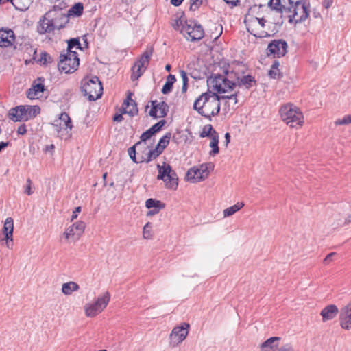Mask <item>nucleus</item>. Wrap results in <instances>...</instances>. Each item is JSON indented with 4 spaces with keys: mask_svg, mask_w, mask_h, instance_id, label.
Instances as JSON below:
<instances>
[{
    "mask_svg": "<svg viewBox=\"0 0 351 351\" xmlns=\"http://www.w3.org/2000/svg\"><path fill=\"white\" fill-rule=\"evenodd\" d=\"M141 144V142H137L132 147H130L128 150L130 158L135 163H141L145 162V156H141L138 158L136 157V147L139 146Z\"/></svg>",
    "mask_w": 351,
    "mask_h": 351,
    "instance_id": "30",
    "label": "nucleus"
},
{
    "mask_svg": "<svg viewBox=\"0 0 351 351\" xmlns=\"http://www.w3.org/2000/svg\"><path fill=\"white\" fill-rule=\"evenodd\" d=\"M266 20L264 18L255 17L250 20L247 26V32L256 38H267L271 35L266 31L261 29L260 27H265Z\"/></svg>",
    "mask_w": 351,
    "mask_h": 351,
    "instance_id": "13",
    "label": "nucleus"
},
{
    "mask_svg": "<svg viewBox=\"0 0 351 351\" xmlns=\"http://www.w3.org/2000/svg\"><path fill=\"white\" fill-rule=\"evenodd\" d=\"M209 138H211V143H217L219 144V135L217 132H216V134H213L212 136H210Z\"/></svg>",
    "mask_w": 351,
    "mask_h": 351,
    "instance_id": "60",
    "label": "nucleus"
},
{
    "mask_svg": "<svg viewBox=\"0 0 351 351\" xmlns=\"http://www.w3.org/2000/svg\"><path fill=\"white\" fill-rule=\"evenodd\" d=\"M14 221L12 217H8L3 227L4 238L2 240L6 241V245L8 248L12 247Z\"/></svg>",
    "mask_w": 351,
    "mask_h": 351,
    "instance_id": "18",
    "label": "nucleus"
},
{
    "mask_svg": "<svg viewBox=\"0 0 351 351\" xmlns=\"http://www.w3.org/2000/svg\"><path fill=\"white\" fill-rule=\"evenodd\" d=\"M351 123V114L345 115L342 119H338L335 121L336 125H348Z\"/></svg>",
    "mask_w": 351,
    "mask_h": 351,
    "instance_id": "46",
    "label": "nucleus"
},
{
    "mask_svg": "<svg viewBox=\"0 0 351 351\" xmlns=\"http://www.w3.org/2000/svg\"><path fill=\"white\" fill-rule=\"evenodd\" d=\"M169 105L165 102V101H160L158 102V104H157V111H160V114L158 116V117H165L167 115V113L169 112Z\"/></svg>",
    "mask_w": 351,
    "mask_h": 351,
    "instance_id": "41",
    "label": "nucleus"
},
{
    "mask_svg": "<svg viewBox=\"0 0 351 351\" xmlns=\"http://www.w3.org/2000/svg\"><path fill=\"white\" fill-rule=\"evenodd\" d=\"M207 0H190V10L195 11L198 9L201 5L206 4Z\"/></svg>",
    "mask_w": 351,
    "mask_h": 351,
    "instance_id": "45",
    "label": "nucleus"
},
{
    "mask_svg": "<svg viewBox=\"0 0 351 351\" xmlns=\"http://www.w3.org/2000/svg\"><path fill=\"white\" fill-rule=\"evenodd\" d=\"M55 29H57L50 21L43 15L39 19L37 25V32L39 34L43 35L47 34L53 33Z\"/></svg>",
    "mask_w": 351,
    "mask_h": 351,
    "instance_id": "20",
    "label": "nucleus"
},
{
    "mask_svg": "<svg viewBox=\"0 0 351 351\" xmlns=\"http://www.w3.org/2000/svg\"><path fill=\"white\" fill-rule=\"evenodd\" d=\"M309 15L308 5L303 0L294 3L291 12L289 13L288 18L290 23H298L304 21Z\"/></svg>",
    "mask_w": 351,
    "mask_h": 351,
    "instance_id": "9",
    "label": "nucleus"
},
{
    "mask_svg": "<svg viewBox=\"0 0 351 351\" xmlns=\"http://www.w3.org/2000/svg\"><path fill=\"white\" fill-rule=\"evenodd\" d=\"M229 69L233 70V73H237V75H243L246 73L247 67L241 62H234L230 64H228Z\"/></svg>",
    "mask_w": 351,
    "mask_h": 351,
    "instance_id": "29",
    "label": "nucleus"
},
{
    "mask_svg": "<svg viewBox=\"0 0 351 351\" xmlns=\"http://www.w3.org/2000/svg\"><path fill=\"white\" fill-rule=\"evenodd\" d=\"M152 223L147 222L143 227V237L145 239H150L152 237Z\"/></svg>",
    "mask_w": 351,
    "mask_h": 351,
    "instance_id": "44",
    "label": "nucleus"
},
{
    "mask_svg": "<svg viewBox=\"0 0 351 351\" xmlns=\"http://www.w3.org/2000/svg\"><path fill=\"white\" fill-rule=\"evenodd\" d=\"M9 117L15 122L27 121L28 116L27 115L26 106H19L11 108L9 111Z\"/></svg>",
    "mask_w": 351,
    "mask_h": 351,
    "instance_id": "19",
    "label": "nucleus"
},
{
    "mask_svg": "<svg viewBox=\"0 0 351 351\" xmlns=\"http://www.w3.org/2000/svg\"><path fill=\"white\" fill-rule=\"evenodd\" d=\"M180 76H181L182 80V84H189V79H188V77H187L186 72H185L184 70H180Z\"/></svg>",
    "mask_w": 351,
    "mask_h": 351,
    "instance_id": "54",
    "label": "nucleus"
},
{
    "mask_svg": "<svg viewBox=\"0 0 351 351\" xmlns=\"http://www.w3.org/2000/svg\"><path fill=\"white\" fill-rule=\"evenodd\" d=\"M81 210H82L81 206L75 207V210L73 212V214H72V216H71V221H73L74 219H75L77 217V213H80Z\"/></svg>",
    "mask_w": 351,
    "mask_h": 351,
    "instance_id": "58",
    "label": "nucleus"
},
{
    "mask_svg": "<svg viewBox=\"0 0 351 351\" xmlns=\"http://www.w3.org/2000/svg\"><path fill=\"white\" fill-rule=\"evenodd\" d=\"M81 91L89 101H95L102 95V84L97 76L86 77L81 82Z\"/></svg>",
    "mask_w": 351,
    "mask_h": 351,
    "instance_id": "4",
    "label": "nucleus"
},
{
    "mask_svg": "<svg viewBox=\"0 0 351 351\" xmlns=\"http://www.w3.org/2000/svg\"><path fill=\"white\" fill-rule=\"evenodd\" d=\"M214 164L211 162L203 163L198 167H193L187 171L186 178L188 181L198 182L205 180L210 172L214 169Z\"/></svg>",
    "mask_w": 351,
    "mask_h": 351,
    "instance_id": "6",
    "label": "nucleus"
},
{
    "mask_svg": "<svg viewBox=\"0 0 351 351\" xmlns=\"http://www.w3.org/2000/svg\"><path fill=\"white\" fill-rule=\"evenodd\" d=\"M256 80L255 77L251 75H243L240 77L237 86L245 87V89H250L252 87L256 86Z\"/></svg>",
    "mask_w": 351,
    "mask_h": 351,
    "instance_id": "26",
    "label": "nucleus"
},
{
    "mask_svg": "<svg viewBox=\"0 0 351 351\" xmlns=\"http://www.w3.org/2000/svg\"><path fill=\"white\" fill-rule=\"evenodd\" d=\"M145 206L148 209L151 208H164L165 204L161 202L160 200L156 199L149 198L145 202Z\"/></svg>",
    "mask_w": 351,
    "mask_h": 351,
    "instance_id": "37",
    "label": "nucleus"
},
{
    "mask_svg": "<svg viewBox=\"0 0 351 351\" xmlns=\"http://www.w3.org/2000/svg\"><path fill=\"white\" fill-rule=\"evenodd\" d=\"M332 3H333V0H324L323 1L322 5L326 9H328L332 5Z\"/></svg>",
    "mask_w": 351,
    "mask_h": 351,
    "instance_id": "63",
    "label": "nucleus"
},
{
    "mask_svg": "<svg viewBox=\"0 0 351 351\" xmlns=\"http://www.w3.org/2000/svg\"><path fill=\"white\" fill-rule=\"evenodd\" d=\"M26 109L28 119L36 117L40 112V108L38 106H27Z\"/></svg>",
    "mask_w": 351,
    "mask_h": 351,
    "instance_id": "42",
    "label": "nucleus"
},
{
    "mask_svg": "<svg viewBox=\"0 0 351 351\" xmlns=\"http://www.w3.org/2000/svg\"><path fill=\"white\" fill-rule=\"evenodd\" d=\"M67 49L66 51L70 53H74L75 51H73V48L76 47L77 49L82 50V47L81 46V43L80 42L79 38H73L67 40Z\"/></svg>",
    "mask_w": 351,
    "mask_h": 351,
    "instance_id": "36",
    "label": "nucleus"
},
{
    "mask_svg": "<svg viewBox=\"0 0 351 351\" xmlns=\"http://www.w3.org/2000/svg\"><path fill=\"white\" fill-rule=\"evenodd\" d=\"M31 185H32V181H31L30 178H27V186H26V189L25 190V193H27L28 195H30L32 193Z\"/></svg>",
    "mask_w": 351,
    "mask_h": 351,
    "instance_id": "56",
    "label": "nucleus"
},
{
    "mask_svg": "<svg viewBox=\"0 0 351 351\" xmlns=\"http://www.w3.org/2000/svg\"><path fill=\"white\" fill-rule=\"evenodd\" d=\"M132 93L129 92L126 99L123 104V114H128L131 117H134L138 113L137 104L134 100L132 99Z\"/></svg>",
    "mask_w": 351,
    "mask_h": 351,
    "instance_id": "22",
    "label": "nucleus"
},
{
    "mask_svg": "<svg viewBox=\"0 0 351 351\" xmlns=\"http://www.w3.org/2000/svg\"><path fill=\"white\" fill-rule=\"evenodd\" d=\"M209 145L212 148L211 151L209 153L210 156H215L216 154H219V147L218 144L210 143Z\"/></svg>",
    "mask_w": 351,
    "mask_h": 351,
    "instance_id": "52",
    "label": "nucleus"
},
{
    "mask_svg": "<svg viewBox=\"0 0 351 351\" xmlns=\"http://www.w3.org/2000/svg\"><path fill=\"white\" fill-rule=\"evenodd\" d=\"M294 3L293 0H270L268 5L271 9L282 14H289L291 12Z\"/></svg>",
    "mask_w": 351,
    "mask_h": 351,
    "instance_id": "16",
    "label": "nucleus"
},
{
    "mask_svg": "<svg viewBox=\"0 0 351 351\" xmlns=\"http://www.w3.org/2000/svg\"><path fill=\"white\" fill-rule=\"evenodd\" d=\"M339 313L338 308L335 304H330L324 308L320 315L322 317L323 322L335 318Z\"/></svg>",
    "mask_w": 351,
    "mask_h": 351,
    "instance_id": "24",
    "label": "nucleus"
},
{
    "mask_svg": "<svg viewBox=\"0 0 351 351\" xmlns=\"http://www.w3.org/2000/svg\"><path fill=\"white\" fill-rule=\"evenodd\" d=\"M171 137V134L170 132L166 133L158 141L156 146L163 152V150L167 147L169 143L170 138Z\"/></svg>",
    "mask_w": 351,
    "mask_h": 351,
    "instance_id": "40",
    "label": "nucleus"
},
{
    "mask_svg": "<svg viewBox=\"0 0 351 351\" xmlns=\"http://www.w3.org/2000/svg\"><path fill=\"white\" fill-rule=\"evenodd\" d=\"M162 208H153L147 212V216H152L160 212Z\"/></svg>",
    "mask_w": 351,
    "mask_h": 351,
    "instance_id": "62",
    "label": "nucleus"
},
{
    "mask_svg": "<svg viewBox=\"0 0 351 351\" xmlns=\"http://www.w3.org/2000/svg\"><path fill=\"white\" fill-rule=\"evenodd\" d=\"M215 30H217V32H219L218 34H217L215 37V39H217L218 38L221 34H222V31H223V27H222V25H216L215 24Z\"/></svg>",
    "mask_w": 351,
    "mask_h": 351,
    "instance_id": "59",
    "label": "nucleus"
},
{
    "mask_svg": "<svg viewBox=\"0 0 351 351\" xmlns=\"http://www.w3.org/2000/svg\"><path fill=\"white\" fill-rule=\"evenodd\" d=\"M164 182L167 189L176 190L178 188V177L176 172L172 169L171 167L170 173H167Z\"/></svg>",
    "mask_w": 351,
    "mask_h": 351,
    "instance_id": "27",
    "label": "nucleus"
},
{
    "mask_svg": "<svg viewBox=\"0 0 351 351\" xmlns=\"http://www.w3.org/2000/svg\"><path fill=\"white\" fill-rule=\"evenodd\" d=\"M288 51V44L283 39H274L269 44L266 49L268 56H273L274 58L284 57Z\"/></svg>",
    "mask_w": 351,
    "mask_h": 351,
    "instance_id": "12",
    "label": "nucleus"
},
{
    "mask_svg": "<svg viewBox=\"0 0 351 351\" xmlns=\"http://www.w3.org/2000/svg\"><path fill=\"white\" fill-rule=\"evenodd\" d=\"M176 82L175 75L169 74L167 77V81L163 85L161 92L164 95L169 94L171 92L173 86V84Z\"/></svg>",
    "mask_w": 351,
    "mask_h": 351,
    "instance_id": "31",
    "label": "nucleus"
},
{
    "mask_svg": "<svg viewBox=\"0 0 351 351\" xmlns=\"http://www.w3.org/2000/svg\"><path fill=\"white\" fill-rule=\"evenodd\" d=\"M16 37L15 34L11 29L1 28L0 29V47H8L14 46V49L16 47L14 45Z\"/></svg>",
    "mask_w": 351,
    "mask_h": 351,
    "instance_id": "17",
    "label": "nucleus"
},
{
    "mask_svg": "<svg viewBox=\"0 0 351 351\" xmlns=\"http://www.w3.org/2000/svg\"><path fill=\"white\" fill-rule=\"evenodd\" d=\"M190 325L184 322L180 326H176L170 334V346L173 348L181 343L187 337Z\"/></svg>",
    "mask_w": 351,
    "mask_h": 351,
    "instance_id": "14",
    "label": "nucleus"
},
{
    "mask_svg": "<svg viewBox=\"0 0 351 351\" xmlns=\"http://www.w3.org/2000/svg\"><path fill=\"white\" fill-rule=\"evenodd\" d=\"M279 113L282 120L291 128L302 125L304 123V116L301 110L296 106L291 104L282 105Z\"/></svg>",
    "mask_w": 351,
    "mask_h": 351,
    "instance_id": "3",
    "label": "nucleus"
},
{
    "mask_svg": "<svg viewBox=\"0 0 351 351\" xmlns=\"http://www.w3.org/2000/svg\"><path fill=\"white\" fill-rule=\"evenodd\" d=\"M84 11L83 3L79 2L75 3L68 11V18L71 16L79 17L82 15Z\"/></svg>",
    "mask_w": 351,
    "mask_h": 351,
    "instance_id": "33",
    "label": "nucleus"
},
{
    "mask_svg": "<svg viewBox=\"0 0 351 351\" xmlns=\"http://www.w3.org/2000/svg\"><path fill=\"white\" fill-rule=\"evenodd\" d=\"M86 223L82 221H78L69 226L63 234L66 239L73 238L77 240L84 233Z\"/></svg>",
    "mask_w": 351,
    "mask_h": 351,
    "instance_id": "15",
    "label": "nucleus"
},
{
    "mask_svg": "<svg viewBox=\"0 0 351 351\" xmlns=\"http://www.w3.org/2000/svg\"><path fill=\"white\" fill-rule=\"evenodd\" d=\"M219 95L210 90L202 93L194 101L193 108L201 116L212 120L220 112Z\"/></svg>",
    "mask_w": 351,
    "mask_h": 351,
    "instance_id": "1",
    "label": "nucleus"
},
{
    "mask_svg": "<svg viewBox=\"0 0 351 351\" xmlns=\"http://www.w3.org/2000/svg\"><path fill=\"white\" fill-rule=\"evenodd\" d=\"M182 32L187 34L186 39L191 42L199 40L204 36L202 26L195 21H186L185 25L182 26Z\"/></svg>",
    "mask_w": 351,
    "mask_h": 351,
    "instance_id": "11",
    "label": "nucleus"
},
{
    "mask_svg": "<svg viewBox=\"0 0 351 351\" xmlns=\"http://www.w3.org/2000/svg\"><path fill=\"white\" fill-rule=\"evenodd\" d=\"M17 133L20 135H24L27 133V129L25 124L21 125L17 129Z\"/></svg>",
    "mask_w": 351,
    "mask_h": 351,
    "instance_id": "57",
    "label": "nucleus"
},
{
    "mask_svg": "<svg viewBox=\"0 0 351 351\" xmlns=\"http://www.w3.org/2000/svg\"><path fill=\"white\" fill-rule=\"evenodd\" d=\"M243 202H238L236 204L228 207V208L225 209L223 210V215L224 217H229L239 211L240 209H241L244 206Z\"/></svg>",
    "mask_w": 351,
    "mask_h": 351,
    "instance_id": "38",
    "label": "nucleus"
},
{
    "mask_svg": "<svg viewBox=\"0 0 351 351\" xmlns=\"http://www.w3.org/2000/svg\"><path fill=\"white\" fill-rule=\"evenodd\" d=\"M155 134L153 132V131L149 128L148 130H147L145 132H144L141 135V141H146L147 140L149 139L153 135H154Z\"/></svg>",
    "mask_w": 351,
    "mask_h": 351,
    "instance_id": "51",
    "label": "nucleus"
},
{
    "mask_svg": "<svg viewBox=\"0 0 351 351\" xmlns=\"http://www.w3.org/2000/svg\"><path fill=\"white\" fill-rule=\"evenodd\" d=\"M336 255V252H331L328 254L324 259V264L328 265L332 261V257Z\"/></svg>",
    "mask_w": 351,
    "mask_h": 351,
    "instance_id": "55",
    "label": "nucleus"
},
{
    "mask_svg": "<svg viewBox=\"0 0 351 351\" xmlns=\"http://www.w3.org/2000/svg\"><path fill=\"white\" fill-rule=\"evenodd\" d=\"M110 299L109 292H105L99 296L97 300L92 304H86L84 306L85 314L88 317H93L100 313L108 305Z\"/></svg>",
    "mask_w": 351,
    "mask_h": 351,
    "instance_id": "10",
    "label": "nucleus"
},
{
    "mask_svg": "<svg viewBox=\"0 0 351 351\" xmlns=\"http://www.w3.org/2000/svg\"><path fill=\"white\" fill-rule=\"evenodd\" d=\"M279 66L280 62L278 60H274L269 71V75L271 78H280L282 76V74L279 71Z\"/></svg>",
    "mask_w": 351,
    "mask_h": 351,
    "instance_id": "35",
    "label": "nucleus"
},
{
    "mask_svg": "<svg viewBox=\"0 0 351 351\" xmlns=\"http://www.w3.org/2000/svg\"><path fill=\"white\" fill-rule=\"evenodd\" d=\"M157 168L158 169L157 179L165 182V177H167V173H170L171 165L169 164H166V162H164L163 165L162 166L158 164Z\"/></svg>",
    "mask_w": 351,
    "mask_h": 351,
    "instance_id": "34",
    "label": "nucleus"
},
{
    "mask_svg": "<svg viewBox=\"0 0 351 351\" xmlns=\"http://www.w3.org/2000/svg\"><path fill=\"white\" fill-rule=\"evenodd\" d=\"M80 58L77 52L70 53L63 51L60 55L58 67L60 71L65 73H73L78 68Z\"/></svg>",
    "mask_w": 351,
    "mask_h": 351,
    "instance_id": "5",
    "label": "nucleus"
},
{
    "mask_svg": "<svg viewBox=\"0 0 351 351\" xmlns=\"http://www.w3.org/2000/svg\"><path fill=\"white\" fill-rule=\"evenodd\" d=\"M214 133L216 134V131L213 129L212 125L208 124L204 127L199 136L201 138L210 137L212 136Z\"/></svg>",
    "mask_w": 351,
    "mask_h": 351,
    "instance_id": "43",
    "label": "nucleus"
},
{
    "mask_svg": "<svg viewBox=\"0 0 351 351\" xmlns=\"http://www.w3.org/2000/svg\"><path fill=\"white\" fill-rule=\"evenodd\" d=\"M53 125L58 128L57 130L58 132L62 130L69 129L71 130L73 128L71 119L66 112H62L59 118L54 121Z\"/></svg>",
    "mask_w": 351,
    "mask_h": 351,
    "instance_id": "21",
    "label": "nucleus"
},
{
    "mask_svg": "<svg viewBox=\"0 0 351 351\" xmlns=\"http://www.w3.org/2000/svg\"><path fill=\"white\" fill-rule=\"evenodd\" d=\"M183 1L184 0H171V3L176 7H178L182 4Z\"/></svg>",
    "mask_w": 351,
    "mask_h": 351,
    "instance_id": "64",
    "label": "nucleus"
},
{
    "mask_svg": "<svg viewBox=\"0 0 351 351\" xmlns=\"http://www.w3.org/2000/svg\"><path fill=\"white\" fill-rule=\"evenodd\" d=\"M281 338L279 337H271L260 345L261 351H274L278 348Z\"/></svg>",
    "mask_w": 351,
    "mask_h": 351,
    "instance_id": "25",
    "label": "nucleus"
},
{
    "mask_svg": "<svg viewBox=\"0 0 351 351\" xmlns=\"http://www.w3.org/2000/svg\"><path fill=\"white\" fill-rule=\"evenodd\" d=\"M157 104H158L156 100L151 101V110L149 112V114L150 117L156 119L158 117L157 115Z\"/></svg>",
    "mask_w": 351,
    "mask_h": 351,
    "instance_id": "50",
    "label": "nucleus"
},
{
    "mask_svg": "<svg viewBox=\"0 0 351 351\" xmlns=\"http://www.w3.org/2000/svg\"><path fill=\"white\" fill-rule=\"evenodd\" d=\"M49 21L53 23V25L57 29L64 28L69 19L68 14L63 12L62 7L54 5L52 9L49 10L44 14Z\"/></svg>",
    "mask_w": 351,
    "mask_h": 351,
    "instance_id": "8",
    "label": "nucleus"
},
{
    "mask_svg": "<svg viewBox=\"0 0 351 351\" xmlns=\"http://www.w3.org/2000/svg\"><path fill=\"white\" fill-rule=\"evenodd\" d=\"M278 351H294V349L290 343H287L279 348Z\"/></svg>",
    "mask_w": 351,
    "mask_h": 351,
    "instance_id": "53",
    "label": "nucleus"
},
{
    "mask_svg": "<svg viewBox=\"0 0 351 351\" xmlns=\"http://www.w3.org/2000/svg\"><path fill=\"white\" fill-rule=\"evenodd\" d=\"M239 93V91L237 90L230 95H221V96L219 95V101L221 99H229V100H233L234 104H236L238 102L237 96H238Z\"/></svg>",
    "mask_w": 351,
    "mask_h": 351,
    "instance_id": "49",
    "label": "nucleus"
},
{
    "mask_svg": "<svg viewBox=\"0 0 351 351\" xmlns=\"http://www.w3.org/2000/svg\"><path fill=\"white\" fill-rule=\"evenodd\" d=\"M80 289V286L75 282L70 281L65 282L62 286V291L64 295H71L73 291H77Z\"/></svg>",
    "mask_w": 351,
    "mask_h": 351,
    "instance_id": "32",
    "label": "nucleus"
},
{
    "mask_svg": "<svg viewBox=\"0 0 351 351\" xmlns=\"http://www.w3.org/2000/svg\"><path fill=\"white\" fill-rule=\"evenodd\" d=\"M45 85L42 83L33 84L32 87L27 91V97L31 99H34L39 93L45 91Z\"/></svg>",
    "mask_w": 351,
    "mask_h": 351,
    "instance_id": "28",
    "label": "nucleus"
},
{
    "mask_svg": "<svg viewBox=\"0 0 351 351\" xmlns=\"http://www.w3.org/2000/svg\"><path fill=\"white\" fill-rule=\"evenodd\" d=\"M240 75L233 73L228 65L222 68V73L213 74L207 80V83L218 93H225L233 90L240 78Z\"/></svg>",
    "mask_w": 351,
    "mask_h": 351,
    "instance_id": "2",
    "label": "nucleus"
},
{
    "mask_svg": "<svg viewBox=\"0 0 351 351\" xmlns=\"http://www.w3.org/2000/svg\"><path fill=\"white\" fill-rule=\"evenodd\" d=\"M40 63L43 64H47V63H51L53 62V58L47 52H42L40 54V58L39 60Z\"/></svg>",
    "mask_w": 351,
    "mask_h": 351,
    "instance_id": "47",
    "label": "nucleus"
},
{
    "mask_svg": "<svg viewBox=\"0 0 351 351\" xmlns=\"http://www.w3.org/2000/svg\"><path fill=\"white\" fill-rule=\"evenodd\" d=\"M112 119H113V121H115V122H121V121L123 119V117L122 113H121V114L116 113V114L113 116Z\"/></svg>",
    "mask_w": 351,
    "mask_h": 351,
    "instance_id": "61",
    "label": "nucleus"
},
{
    "mask_svg": "<svg viewBox=\"0 0 351 351\" xmlns=\"http://www.w3.org/2000/svg\"><path fill=\"white\" fill-rule=\"evenodd\" d=\"M167 121L165 119H162L159 121L158 123L153 125L150 129L153 131L154 134L160 132L162 127L166 124Z\"/></svg>",
    "mask_w": 351,
    "mask_h": 351,
    "instance_id": "48",
    "label": "nucleus"
},
{
    "mask_svg": "<svg viewBox=\"0 0 351 351\" xmlns=\"http://www.w3.org/2000/svg\"><path fill=\"white\" fill-rule=\"evenodd\" d=\"M153 52L154 48L152 46L147 47L141 56L135 62L132 67L131 80L132 81L138 80L143 74L146 66L149 64Z\"/></svg>",
    "mask_w": 351,
    "mask_h": 351,
    "instance_id": "7",
    "label": "nucleus"
},
{
    "mask_svg": "<svg viewBox=\"0 0 351 351\" xmlns=\"http://www.w3.org/2000/svg\"><path fill=\"white\" fill-rule=\"evenodd\" d=\"M340 326L345 330H351V312L345 306L340 311L339 314Z\"/></svg>",
    "mask_w": 351,
    "mask_h": 351,
    "instance_id": "23",
    "label": "nucleus"
},
{
    "mask_svg": "<svg viewBox=\"0 0 351 351\" xmlns=\"http://www.w3.org/2000/svg\"><path fill=\"white\" fill-rule=\"evenodd\" d=\"M162 153V151L158 147V146H156L154 149L149 150L146 154V157H145V162L148 163L152 160L156 158Z\"/></svg>",
    "mask_w": 351,
    "mask_h": 351,
    "instance_id": "39",
    "label": "nucleus"
}]
</instances>
